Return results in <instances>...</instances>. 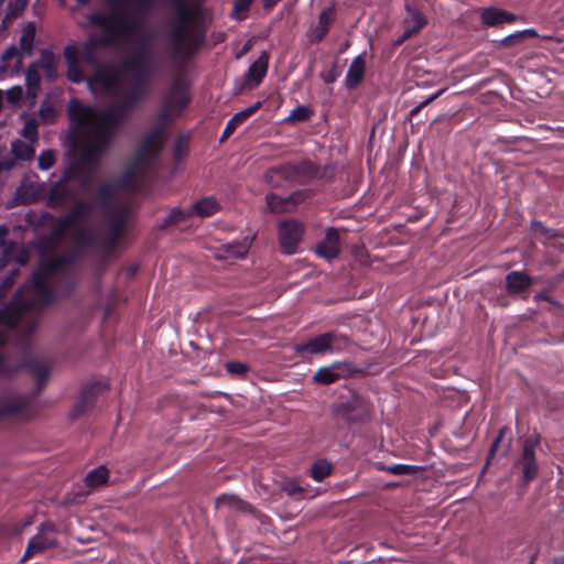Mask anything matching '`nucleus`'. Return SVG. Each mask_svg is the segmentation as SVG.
Masks as SVG:
<instances>
[{
    "label": "nucleus",
    "instance_id": "nucleus-26",
    "mask_svg": "<svg viewBox=\"0 0 564 564\" xmlns=\"http://www.w3.org/2000/svg\"><path fill=\"white\" fill-rule=\"evenodd\" d=\"M127 226V216L124 214H120L111 217L109 221V230L102 242V248L105 251L110 252L118 246L120 239L122 238Z\"/></svg>",
    "mask_w": 564,
    "mask_h": 564
},
{
    "label": "nucleus",
    "instance_id": "nucleus-42",
    "mask_svg": "<svg viewBox=\"0 0 564 564\" xmlns=\"http://www.w3.org/2000/svg\"><path fill=\"white\" fill-rule=\"evenodd\" d=\"M265 203L268 209L274 214L291 213L292 208L289 207L288 198L281 197L275 193H269L265 195Z\"/></svg>",
    "mask_w": 564,
    "mask_h": 564
},
{
    "label": "nucleus",
    "instance_id": "nucleus-54",
    "mask_svg": "<svg viewBox=\"0 0 564 564\" xmlns=\"http://www.w3.org/2000/svg\"><path fill=\"white\" fill-rule=\"evenodd\" d=\"M311 196H312V193L308 189L295 191L286 197L289 207H291L292 212H293L300 204L304 203Z\"/></svg>",
    "mask_w": 564,
    "mask_h": 564
},
{
    "label": "nucleus",
    "instance_id": "nucleus-52",
    "mask_svg": "<svg viewBox=\"0 0 564 564\" xmlns=\"http://www.w3.org/2000/svg\"><path fill=\"white\" fill-rule=\"evenodd\" d=\"M313 111L307 106L295 107L286 118L288 121L304 122L311 119Z\"/></svg>",
    "mask_w": 564,
    "mask_h": 564
},
{
    "label": "nucleus",
    "instance_id": "nucleus-17",
    "mask_svg": "<svg viewBox=\"0 0 564 564\" xmlns=\"http://www.w3.org/2000/svg\"><path fill=\"white\" fill-rule=\"evenodd\" d=\"M163 133L161 130L155 129L151 131L140 143L135 158L134 164L139 165L145 161L153 160L158 156L161 151Z\"/></svg>",
    "mask_w": 564,
    "mask_h": 564
},
{
    "label": "nucleus",
    "instance_id": "nucleus-22",
    "mask_svg": "<svg viewBox=\"0 0 564 564\" xmlns=\"http://www.w3.org/2000/svg\"><path fill=\"white\" fill-rule=\"evenodd\" d=\"M64 58L67 65V78L74 84H80L86 80L85 74L80 67V53L77 44H67L64 47Z\"/></svg>",
    "mask_w": 564,
    "mask_h": 564
},
{
    "label": "nucleus",
    "instance_id": "nucleus-39",
    "mask_svg": "<svg viewBox=\"0 0 564 564\" xmlns=\"http://www.w3.org/2000/svg\"><path fill=\"white\" fill-rule=\"evenodd\" d=\"M35 33L36 28L34 22H29L22 30L20 37V50L29 56L32 55L34 50Z\"/></svg>",
    "mask_w": 564,
    "mask_h": 564
},
{
    "label": "nucleus",
    "instance_id": "nucleus-44",
    "mask_svg": "<svg viewBox=\"0 0 564 564\" xmlns=\"http://www.w3.org/2000/svg\"><path fill=\"white\" fill-rule=\"evenodd\" d=\"M531 230L536 237L543 239L545 243L550 245L555 238L562 237L557 230L544 226L540 220L531 221Z\"/></svg>",
    "mask_w": 564,
    "mask_h": 564
},
{
    "label": "nucleus",
    "instance_id": "nucleus-29",
    "mask_svg": "<svg viewBox=\"0 0 564 564\" xmlns=\"http://www.w3.org/2000/svg\"><path fill=\"white\" fill-rule=\"evenodd\" d=\"M106 31L110 33L109 37L98 39V40L90 39L83 44L82 52L79 51L80 59L83 62H85L86 64H89V65L97 64L98 57H97L96 48L98 46H107L113 40L121 39L120 36H116L111 30H106Z\"/></svg>",
    "mask_w": 564,
    "mask_h": 564
},
{
    "label": "nucleus",
    "instance_id": "nucleus-40",
    "mask_svg": "<svg viewBox=\"0 0 564 564\" xmlns=\"http://www.w3.org/2000/svg\"><path fill=\"white\" fill-rule=\"evenodd\" d=\"M253 237L246 236L241 240H236L226 245V252L235 258H243L253 242Z\"/></svg>",
    "mask_w": 564,
    "mask_h": 564
},
{
    "label": "nucleus",
    "instance_id": "nucleus-33",
    "mask_svg": "<svg viewBox=\"0 0 564 564\" xmlns=\"http://www.w3.org/2000/svg\"><path fill=\"white\" fill-rule=\"evenodd\" d=\"M219 209V203L214 197L208 196L195 202L191 207V213L192 216L206 218L215 215Z\"/></svg>",
    "mask_w": 564,
    "mask_h": 564
},
{
    "label": "nucleus",
    "instance_id": "nucleus-9",
    "mask_svg": "<svg viewBox=\"0 0 564 564\" xmlns=\"http://www.w3.org/2000/svg\"><path fill=\"white\" fill-rule=\"evenodd\" d=\"M541 443V435L533 432L524 438L520 440L521 452L513 462V469H520L522 481L525 485L532 482L539 475V463L536 459V447Z\"/></svg>",
    "mask_w": 564,
    "mask_h": 564
},
{
    "label": "nucleus",
    "instance_id": "nucleus-31",
    "mask_svg": "<svg viewBox=\"0 0 564 564\" xmlns=\"http://www.w3.org/2000/svg\"><path fill=\"white\" fill-rule=\"evenodd\" d=\"M366 72V61L364 55L356 56L346 73L345 85L347 89H356L364 80Z\"/></svg>",
    "mask_w": 564,
    "mask_h": 564
},
{
    "label": "nucleus",
    "instance_id": "nucleus-15",
    "mask_svg": "<svg viewBox=\"0 0 564 564\" xmlns=\"http://www.w3.org/2000/svg\"><path fill=\"white\" fill-rule=\"evenodd\" d=\"M67 116L74 126L67 138L76 130L94 129V124H88L90 120L96 121L97 111L93 106L84 105L78 100H72L67 109Z\"/></svg>",
    "mask_w": 564,
    "mask_h": 564
},
{
    "label": "nucleus",
    "instance_id": "nucleus-21",
    "mask_svg": "<svg viewBox=\"0 0 564 564\" xmlns=\"http://www.w3.org/2000/svg\"><path fill=\"white\" fill-rule=\"evenodd\" d=\"M480 20L485 26L498 28L503 24L516 23L520 20V18L505 9L498 7H488L481 10Z\"/></svg>",
    "mask_w": 564,
    "mask_h": 564
},
{
    "label": "nucleus",
    "instance_id": "nucleus-20",
    "mask_svg": "<svg viewBox=\"0 0 564 564\" xmlns=\"http://www.w3.org/2000/svg\"><path fill=\"white\" fill-rule=\"evenodd\" d=\"M336 19V6L332 3L324 8L319 15L317 24L308 32V40L313 44L322 42L330 30Z\"/></svg>",
    "mask_w": 564,
    "mask_h": 564
},
{
    "label": "nucleus",
    "instance_id": "nucleus-45",
    "mask_svg": "<svg viewBox=\"0 0 564 564\" xmlns=\"http://www.w3.org/2000/svg\"><path fill=\"white\" fill-rule=\"evenodd\" d=\"M109 471L105 466H99L90 470L86 476V485L95 488L101 486L108 481Z\"/></svg>",
    "mask_w": 564,
    "mask_h": 564
},
{
    "label": "nucleus",
    "instance_id": "nucleus-23",
    "mask_svg": "<svg viewBox=\"0 0 564 564\" xmlns=\"http://www.w3.org/2000/svg\"><path fill=\"white\" fill-rule=\"evenodd\" d=\"M264 180L274 188L282 187L284 182L296 183L293 162L270 167L264 174Z\"/></svg>",
    "mask_w": 564,
    "mask_h": 564
},
{
    "label": "nucleus",
    "instance_id": "nucleus-5",
    "mask_svg": "<svg viewBox=\"0 0 564 564\" xmlns=\"http://www.w3.org/2000/svg\"><path fill=\"white\" fill-rule=\"evenodd\" d=\"M25 366L36 380V390L30 393H9L0 399V421H29L35 415V401L44 389L50 375L51 365L39 358H31Z\"/></svg>",
    "mask_w": 564,
    "mask_h": 564
},
{
    "label": "nucleus",
    "instance_id": "nucleus-19",
    "mask_svg": "<svg viewBox=\"0 0 564 564\" xmlns=\"http://www.w3.org/2000/svg\"><path fill=\"white\" fill-rule=\"evenodd\" d=\"M105 388L101 382H93L86 384L79 393V398L74 404L69 415L73 420L83 415L96 402L98 393Z\"/></svg>",
    "mask_w": 564,
    "mask_h": 564
},
{
    "label": "nucleus",
    "instance_id": "nucleus-27",
    "mask_svg": "<svg viewBox=\"0 0 564 564\" xmlns=\"http://www.w3.org/2000/svg\"><path fill=\"white\" fill-rule=\"evenodd\" d=\"M93 209L94 204L91 202L78 199L75 202L73 209L63 216L64 223L73 227L84 225L88 221Z\"/></svg>",
    "mask_w": 564,
    "mask_h": 564
},
{
    "label": "nucleus",
    "instance_id": "nucleus-47",
    "mask_svg": "<svg viewBox=\"0 0 564 564\" xmlns=\"http://www.w3.org/2000/svg\"><path fill=\"white\" fill-rule=\"evenodd\" d=\"M254 1L256 0H235L229 17L236 21L245 20Z\"/></svg>",
    "mask_w": 564,
    "mask_h": 564
},
{
    "label": "nucleus",
    "instance_id": "nucleus-36",
    "mask_svg": "<svg viewBox=\"0 0 564 564\" xmlns=\"http://www.w3.org/2000/svg\"><path fill=\"white\" fill-rule=\"evenodd\" d=\"M52 546V542L44 538L43 535H35L32 539H30L28 546L25 549V552L21 558L22 562L28 561L32 556H34L37 553L43 552L44 550Z\"/></svg>",
    "mask_w": 564,
    "mask_h": 564
},
{
    "label": "nucleus",
    "instance_id": "nucleus-35",
    "mask_svg": "<svg viewBox=\"0 0 564 564\" xmlns=\"http://www.w3.org/2000/svg\"><path fill=\"white\" fill-rule=\"evenodd\" d=\"M36 63H37V68L41 67L50 80L56 79V77H57L56 57L52 51L43 50L41 52V58Z\"/></svg>",
    "mask_w": 564,
    "mask_h": 564
},
{
    "label": "nucleus",
    "instance_id": "nucleus-48",
    "mask_svg": "<svg viewBox=\"0 0 564 564\" xmlns=\"http://www.w3.org/2000/svg\"><path fill=\"white\" fill-rule=\"evenodd\" d=\"M192 217L191 208L188 210H183L180 207L173 208L167 217L163 220L161 227L167 228L172 225L180 224L185 221L186 219Z\"/></svg>",
    "mask_w": 564,
    "mask_h": 564
},
{
    "label": "nucleus",
    "instance_id": "nucleus-12",
    "mask_svg": "<svg viewBox=\"0 0 564 564\" xmlns=\"http://www.w3.org/2000/svg\"><path fill=\"white\" fill-rule=\"evenodd\" d=\"M278 235L282 251L286 254H293L297 251L299 243L304 235V226L296 219H285L278 225Z\"/></svg>",
    "mask_w": 564,
    "mask_h": 564
},
{
    "label": "nucleus",
    "instance_id": "nucleus-63",
    "mask_svg": "<svg viewBox=\"0 0 564 564\" xmlns=\"http://www.w3.org/2000/svg\"><path fill=\"white\" fill-rule=\"evenodd\" d=\"M23 97V89L20 86H13L7 91V99L11 104L19 102Z\"/></svg>",
    "mask_w": 564,
    "mask_h": 564
},
{
    "label": "nucleus",
    "instance_id": "nucleus-41",
    "mask_svg": "<svg viewBox=\"0 0 564 564\" xmlns=\"http://www.w3.org/2000/svg\"><path fill=\"white\" fill-rule=\"evenodd\" d=\"M21 318L20 308L8 305L0 310V325L6 326L9 329H13L18 326Z\"/></svg>",
    "mask_w": 564,
    "mask_h": 564
},
{
    "label": "nucleus",
    "instance_id": "nucleus-55",
    "mask_svg": "<svg viewBox=\"0 0 564 564\" xmlns=\"http://www.w3.org/2000/svg\"><path fill=\"white\" fill-rule=\"evenodd\" d=\"M70 227L73 226L65 224L64 217L62 216L58 219L57 225L52 229L50 234V240L54 243L62 241L66 235L67 229H69Z\"/></svg>",
    "mask_w": 564,
    "mask_h": 564
},
{
    "label": "nucleus",
    "instance_id": "nucleus-10",
    "mask_svg": "<svg viewBox=\"0 0 564 564\" xmlns=\"http://www.w3.org/2000/svg\"><path fill=\"white\" fill-rule=\"evenodd\" d=\"M373 405L371 401L359 394L352 393L348 399L337 404L335 413L349 424H364L371 420Z\"/></svg>",
    "mask_w": 564,
    "mask_h": 564
},
{
    "label": "nucleus",
    "instance_id": "nucleus-62",
    "mask_svg": "<svg viewBox=\"0 0 564 564\" xmlns=\"http://www.w3.org/2000/svg\"><path fill=\"white\" fill-rule=\"evenodd\" d=\"M14 261L20 265L24 267L30 261V252L24 247L18 248L14 253Z\"/></svg>",
    "mask_w": 564,
    "mask_h": 564
},
{
    "label": "nucleus",
    "instance_id": "nucleus-51",
    "mask_svg": "<svg viewBox=\"0 0 564 564\" xmlns=\"http://www.w3.org/2000/svg\"><path fill=\"white\" fill-rule=\"evenodd\" d=\"M380 469L391 475H413L420 469V467L406 464H394L389 466H381Z\"/></svg>",
    "mask_w": 564,
    "mask_h": 564
},
{
    "label": "nucleus",
    "instance_id": "nucleus-2",
    "mask_svg": "<svg viewBox=\"0 0 564 564\" xmlns=\"http://www.w3.org/2000/svg\"><path fill=\"white\" fill-rule=\"evenodd\" d=\"M127 122L112 109L97 112L94 129L76 130L68 138L69 148L100 166L112 145L117 131Z\"/></svg>",
    "mask_w": 564,
    "mask_h": 564
},
{
    "label": "nucleus",
    "instance_id": "nucleus-57",
    "mask_svg": "<svg viewBox=\"0 0 564 564\" xmlns=\"http://www.w3.org/2000/svg\"><path fill=\"white\" fill-rule=\"evenodd\" d=\"M37 122L35 119H29L23 128H22V137L26 140H29L30 142H35L37 141V138H39V131H37Z\"/></svg>",
    "mask_w": 564,
    "mask_h": 564
},
{
    "label": "nucleus",
    "instance_id": "nucleus-6",
    "mask_svg": "<svg viewBox=\"0 0 564 564\" xmlns=\"http://www.w3.org/2000/svg\"><path fill=\"white\" fill-rule=\"evenodd\" d=\"M176 20L172 24L170 39L174 54L180 58H191L205 43V31L195 23L196 9L187 3L173 6Z\"/></svg>",
    "mask_w": 564,
    "mask_h": 564
},
{
    "label": "nucleus",
    "instance_id": "nucleus-53",
    "mask_svg": "<svg viewBox=\"0 0 564 564\" xmlns=\"http://www.w3.org/2000/svg\"><path fill=\"white\" fill-rule=\"evenodd\" d=\"M55 162V151L52 149H47L41 152L37 159V166L42 171H47L54 166Z\"/></svg>",
    "mask_w": 564,
    "mask_h": 564
},
{
    "label": "nucleus",
    "instance_id": "nucleus-60",
    "mask_svg": "<svg viewBox=\"0 0 564 564\" xmlns=\"http://www.w3.org/2000/svg\"><path fill=\"white\" fill-rule=\"evenodd\" d=\"M226 370L236 376H245L249 371L248 365L239 361H228L226 364Z\"/></svg>",
    "mask_w": 564,
    "mask_h": 564
},
{
    "label": "nucleus",
    "instance_id": "nucleus-64",
    "mask_svg": "<svg viewBox=\"0 0 564 564\" xmlns=\"http://www.w3.org/2000/svg\"><path fill=\"white\" fill-rule=\"evenodd\" d=\"M112 195L113 188L108 184L101 185L98 189V199L101 203H107L112 197Z\"/></svg>",
    "mask_w": 564,
    "mask_h": 564
},
{
    "label": "nucleus",
    "instance_id": "nucleus-11",
    "mask_svg": "<svg viewBox=\"0 0 564 564\" xmlns=\"http://www.w3.org/2000/svg\"><path fill=\"white\" fill-rule=\"evenodd\" d=\"M361 372L362 369L351 360L334 361L318 368L313 376V381L317 384L328 386Z\"/></svg>",
    "mask_w": 564,
    "mask_h": 564
},
{
    "label": "nucleus",
    "instance_id": "nucleus-32",
    "mask_svg": "<svg viewBox=\"0 0 564 564\" xmlns=\"http://www.w3.org/2000/svg\"><path fill=\"white\" fill-rule=\"evenodd\" d=\"M269 54L262 52L260 56L249 66L246 74V80L253 86H259L268 73Z\"/></svg>",
    "mask_w": 564,
    "mask_h": 564
},
{
    "label": "nucleus",
    "instance_id": "nucleus-16",
    "mask_svg": "<svg viewBox=\"0 0 564 564\" xmlns=\"http://www.w3.org/2000/svg\"><path fill=\"white\" fill-rule=\"evenodd\" d=\"M295 182L302 184L312 178L328 180L334 176L335 170L332 166L319 167L311 160H302L294 163Z\"/></svg>",
    "mask_w": 564,
    "mask_h": 564
},
{
    "label": "nucleus",
    "instance_id": "nucleus-13",
    "mask_svg": "<svg viewBox=\"0 0 564 564\" xmlns=\"http://www.w3.org/2000/svg\"><path fill=\"white\" fill-rule=\"evenodd\" d=\"M148 93V89H141L139 85H131L122 95L118 96L116 104L110 109L128 122L130 113L145 99Z\"/></svg>",
    "mask_w": 564,
    "mask_h": 564
},
{
    "label": "nucleus",
    "instance_id": "nucleus-14",
    "mask_svg": "<svg viewBox=\"0 0 564 564\" xmlns=\"http://www.w3.org/2000/svg\"><path fill=\"white\" fill-rule=\"evenodd\" d=\"M191 102L189 85L186 80L175 79L163 97V104L181 115Z\"/></svg>",
    "mask_w": 564,
    "mask_h": 564
},
{
    "label": "nucleus",
    "instance_id": "nucleus-24",
    "mask_svg": "<svg viewBox=\"0 0 564 564\" xmlns=\"http://www.w3.org/2000/svg\"><path fill=\"white\" fill-rule=\"evenodd\" d=\"M118 83V75L108 65H99L94 75L87 79V85L90 89H93V85H98L107 93H113Z\"/></svg>",
    "mask_w": 564,
    "mask_h": 564
},
{
    "label": "nucleus",
    "instance_id": "nucleus-37",
    "mask_svg": "<svg viewBox=\"0 0 564 564\" xmlns=\"http://www.w3.org/2000/svg\"><path fill=\"white\" fill-rule=\"evenodd\" d=\"M536 36H538V32L535 29H525V30L517 31L512 34H509L508 36L503 37L499 44L501 47L510 48V47H513V46H517V45L523 43L528 39H532V37H536Z\"/></svg>",
    "mask_w": 564,
    "mask_h": 564
},
{
    "label": "nucleus",
    "instance_id": "nucleus-59",
    "mask_svg": "<svg viewBox=\"0 0 564 564\" xmlns=\"http://www.w3.org/2000/svg\"><path fill=\"white\" fill-rule=\"evenodd\" d=\"M445 91V88L443 89H440L437 90L436 93L432 94L431 96H429L425 100H423L422 102H420L416 107H414L411 111H410V119H414L423 108H425L427 105H430L431 102H433L434 100H436L438 97H441L443 95V93Z\"/></svg>",
    "mask_w": 564,
    "mask_h": 564
},
{
    "label": "nucleus",
    "instance_id": "nucleus-25",
    "mask_svg": "<svg viewBox=\"0 0 564 564\" xmlns=\"http://www.w3.org/2000/svg\"><path fill=\"white\" fill-rule=\"evenodd\" d=\"M330 346H332L330 334L324 333V334H321V335L307 340L306 343L296 344L294 346V351L301 356H303L305 354L324 355V354L328 352V350L330 349Z\"/></svg>",
    "mask_w": 564,
    "mask_h": 564
},
{
    "label": "nucleus",
    "instance_id": "nucleus-30",
    "mask_svg": "<svg viewBox=\"0 0 564 564\" xmlns=\"http://www.w3.org/2000/svg\"><path fill=\"white\" fill-rule=\"evenodd\" d=\"M261 107H262V101H257L253 105H251L250 107H248V108H246V109H243V110H241L239 112H236L228 120V122H227V124H226V127H225V129L223 131L220 141H224L225 139L229 138L240 124L246 122Z\"/></svg>",
    "mask_w": 564,
    "mask_h": 564
},
{
    "label": "nucleus",
    "instance_id": "nucleus-1",
    "mask_svg": "<svg viewBox=\"0 0 564 564\" xmlns=\"http://www.w3.org/2000/svg\"><path fill=\"white\" fill-rule=\"evenodd\" d=\"M127 122L112 109L97 112L94 129L76 130L68 138L69 148L100 166L112 145L117 131Z\"/></svg>",
    "mask_w": 564,
    "mask_h": 564
},
{
    "label": "nucleus",
    "instance_id": "nucleus-7",
    "mask_svg": "<svg viewBox=\"0 0 564 564\" xmlns=\"http://www.w3.org/2000/svg\"><path fill=\"white\" fill-rule=\"evenodd\" d=\"M120 69L131 79V85H139L141 89H148V77L151 73V53L149 50V40L142 36L139 45L132 55L126 57Z\"/></svg>",
    "mask_w": 564,
    "mask_h": 564
},
{
    "label": "nucleus",
    "instance_id": "nucleus-50",
    "mask_svg": "<svg viewBox=\"0 0 564 564\" xmlns=\"http://www.w3.org/2000/svg\"><path fill=\"white\" fill-rule=\"evenodd\" d=\"M228 506L243 510L247 503L239 497L230 494H223L216 499V507Z\"/></svg>",
    "mask_w": 564,
    "mask_h": 564
},
{
    "label": "nucleus",
    "instance_id": "nucleus-43",
    "mask_svg": "<svg viewBox=\"0 0 564 564\" xmlns=\"http://www.w3.org/2000/svg\"><path fill=\"white\" fill-rule=\"evenodd\" d=\"M405 10L410 15V19L405 20V28H419L417 33L427 24L425 15L415 8V6L406 2Z\"/></svg>",
    "mask_w": 564,
    "mask_h": 564
},
{
    "label": "nucleus",
    "instance_id": "nucleus-18",
    "mask_svg": "<svg viewBox=\"0 0 564 564\" xmlns=\"http://www.w3.org/2000/svg\"><path fill=\"white\" fill-rule=\"evenodd\" d=\"M315 253L327 261L337 259L341 251L339 232L336 228H327L323 240L317 242Z\"/></svg>",
    "mask_w": 564,
    "mask_h": 564
},
{
    "label": "nucleus",
    "instance_id": "nucleus-61",
    "mask_svg": "<svg viewBox=\"0 0 564 564\" xmlns=\"http://www.w3.org/2000/svg\"><path fill=\"white\" fill-rule=\"evenodd\" d=\"M17 57L18 58V63L21 64L22 63V53H21V50L18 48L15 45H11L10 47H8L1 55V61L3 63H7L9 61H11L12 58Z\"/></svg>",
    "mask_w": 564,
    "mask_h": 564
},
{
    "label": "nucleus",
    "instance_id": "nucleus-58",
    "mask_svg": "<svg viewBox=\"0 0 564 564\" xmlns=\"http://www.w3.org/2000/svg\"><path fill=\"white\" fill-rule=\"evenodd\" d=\"M20 274V269H12L9 274L0 282V296L4 295L14 284Z\"/></svg>",
    "mask_w": 564,
    "mask_h": 564
},
{
    "label": "nucleus",
    "instance_id": "nucleus-38",
    "mask_svg": "<svg viewBox=\"0 0 564 564\" xmlns=\"http://www.w3.org/2000/svg\"><path fill=\"white\" fill-rule=\"evenodd\" d=\"M41 84V76L37 68V63H32L25 70V85L28 96L35 97Z\"/></svg>",
    "mask_w": 564,
    "mask_h": 564
},
{
    "label": "nucleus",
    "instance_id": "nucleus-46",
    "mask_svg": "<svg viewBox=\"0 0 564 564\" xmlns=\"http://www.w3.org/2000/svg\"><path fill=\"white\" fill-rule=\"evenodd\" d=\"M11 150L15 159L23 161L33 159L35 154L34 148L21 140L13 141L11 144Z\"/></svg>",
    "mask_w": 564,
    "mask_h": 564
},
{
    "label": "nucleus",
    "instance_id": "nucleus-56",
    "mask_svg": "<svg viewBox=\"0 0 564 564\" xmlns=\"http://www.w3.org/2000/svg\"><path fill=\"white\" fill-rule=\"evenodd\" d=\"M328 334H330L332 337V346L328 351L339 352L345 350L349 346V338L347 336L334 332H328Z\"/></svg>",
    "mask_w": 564,
    "mask_h": 564
},
{
    "label": "nucleus",
    "instance_id": "nucleus-8",
    "mask_svg": "<svg viewBox=\"0 0 564 564\" xmlns=\"http://www.w3.org/2000/svg\"><path fill=\"white\" fill-rule=\"evenodd\" d=\"M75 258L72 254L56 256L41 261L39 268L32 274L33 288L50 303L53 300V289L50 279L62 269L73 264Z\"/></svg>",
    "mask_w": 564,
    "mask_h": 564
},
{
    "label": "nucleus",
    "instance_id": "nucleus-49",
    "mask_svg": "<svg viewBox=\"0 0 564 564\" xmlns=\"http://www.w3.org/2000/svg\"><path fill=\"white\" fill-rule=\"evenodd\" d=\"M332 473V466L326 460H317L311 468V477L315 481H323Z\"/></svg>",
    "mask_w": 564,
    "mask_h": 564
},
{
    "label": "nucleus",
    "instance_id": "nucleus-28",
    "mask_svg": "<svg viewBox=\"0 0 564 564\" xmlns=\"http://www.w3.org/2000/svg\"><path fill=\"white\" fill-rule=\"evenodd\" d=\"M506 290L510 295H520L532 285L531 276L524 271H511L506 275Z\"/></svg>",
    "mask_w": 564,
    "mask_h": 564
},
{
    "label": "nucleus",
    "instance_id": "nucleus-4",
    "mask_svg": "<svg viewBox=\"0 0 564 564\" xmlns=\"http://www.w3.org/2000/svg\"><path fill=\"white\" fill-rule=\"evenodd\" d=\"M99 166L69 148L66 154V164L62 176L54 182L47 194V206L61 208L74 197V191L69 187L70 181H78L80 187L88 188L96 176Z\"/></svg>",
    "mask_w": 564,
    "mask_h": 564
},
{
    "label": "nucleus",
    "instance_id": "nucleus-3",
    "mask_svg": "<svg viewBox=\"0 0 564 564\" xmlns=\"http://www.w3.org/2000/svg\"><path fill=\"white\" fill-rule=\"evenodd\" d=\"M154 3L155 0H108L110 14L95 12L88 19L93 25L111 30L116 36L131 37L141 31Z\"/></svg>",
    "mask_w": 564,
    "mask_h": 564
},
{
    "label": "nucleus",
    "instance_id": "nucleus-34",
    "mask_svg": "<svg viewBox=\"0 0 564 564\" xmlns=\"http://www.w3.org/2000/svg\"><path fill=\"white\" fill-rule=\"evenodd\" d=\"M97 241V237L90 229L79 227L75 231V248L79 253L86 252Z\"/></svg>",
    "mask_w": 564,
    "mask_h": 564
}]
</instances>
